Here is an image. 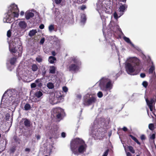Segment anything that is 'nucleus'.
Wrapping results in <instances>:
<instances>
[{"label":"nucleus","instance_id":"obj_1","mask_svg":"<svg viewBox=\"0 0 156 156\" xmlns=\"http://www.w3.org/2000/svg\"><path fill=\"white\" fill-rule=\"evenodd\" d=\"M18 97L15 90H7L2 97L0 107L14 111L18 103Z\"/></svg>","mask_w":156,"mask_h":156},{"label":"nucleus","instance_id":"obj_2","mask_svg":"<svg viewBox=\"0 0 156 156\" xmlns=\"http://www.w3.org/2000/svg\"><path fill=\"white\" fill-rule=\"evenodd\" d=\"M108 122L103 118H96L92 126L91 132L95 140L100 139L105 136L108 128Z\"/></svg>","mask_w":156,"mask_h":156},{"label":"nucleus","instance_id":"obj_3","mask_svg":"<svg viewBox=\"0 0 156 156\" xmlns=\"http://www.w3.org/2000/svg\"><path fill=\"white\" fill-rule=\"evenodd\" d=\"M140 60L136 57L127 58L125 64L127 73L131 75H137L140 71Z\"/></svg>","mask_w":156,"mask_h":156},{"label":"nucleus","instance_id":"obj_4","mask_svg":"<svg viewBox=\"0 0 156 156\" xmlns=\"http://www.w3.org/2000/svg\"><path fill=\"white\" fill-rule=\"evenodd\" d=\"M70 148L72 153L78 156L86 152L87 145L83 140L76 138L71 142Z\"/></svg>","mask_w":156,"mask_h":156},{"label":"nucleus","instance_id":"obj_5","mask_svg":"<svg viewBox=\"0 0 156 156\" xmlns=\"http://www.w3.org/2000/svg\"><path fill=\"white\" fill-rule=\"evenodd\" d=\"M9 48L10 51L16 53V56L20 57L22 52V48L20 39L15 38L12 42L9 44Z\"/></svg>","mask_w":156,"mask_h":156},{"label":"nucleus","instance_id":"obj_6","mask_svg":"<svg viewBox=\"0 0 156 156\" xmlns=\"http://www.w3.org/2000/svg\"><path fill=\"white\" fill-rule=\"evenodd\" d=\"M113 0H98L96 4V10H110L113 8Z\"/></svg>","mask_w":156,"mask_h":156},{"label":"nucleus","instance_id":"obj_7","mask_svg":"<svg viewBox=\"0 0 156 156\" xmlns=\"http://www.w3.org/2000/svg\"><path fill=\"white\" fill-rule=\"evenodd\" d=\"M81 65V62L77 57H71L70 63L67 66V70L72 73L76 72L79 70Z\"/></svg>","mask_w":156,"mask_h":156},{"label":"nucleus","instance_id":"obj_8","mask_svg":"<svg viewBox=\"0 0 156 156\" xmlns=\"http://www.w3.org/2000/svg\"><path fill=\"white\" fill-rule=\"evenodd\" d=\"M31 71L28 70L21 69L18 68L16 74L19 80H22L25 82H29L31 80L30 73Z\"/></svg>","mask_w":156,"mask_h":156},{"label":"nucleus","instance_id":"obj_9","mask_svg":"<svg viewBox=\"0 0 156 156\" xmlns=\"http://www.w3.org/2000/svg\"><path fill=\"white\" fill-rule=\"evenodd\" d=\"M99 86L101 89L106 92V94H108L107 91L110 90L112 88V81L106 77L102 78L99 81Z\"/></svg>","mask_w":156,"mask_h":156},{"label":"nucleus","instance_id":"obj_10","mask_svg":"<svg viewBox=\"0 0 156 156\" xmlns=\"http://www.w3.org/2000/svg\"><path fill=\"white\" fill-rule=\"evenodd\" d=\"M5 15V17L3 19L4 22L11 23L14 21V18L18 17L19 11V10H8Z\"/></svg>","mask_w":156,"mask_h":156},{"label":"nucleus","instance_id":"obj_11","mask_svg":"<svg viewBox=\"0 0 156 156\" xmlns=\"http://www.w3.org/2000/svg\"><path fill=\"white\" fill-rule=\"evenodd\" d=\"M64 96L62 95L59 91H56L54 93H52L50 94L49 101L52 105H55L58 103L63 101Z\"/></svg>","mask_w":156,"mask_h":156},{"label":"nucleus","instance_id":"obj_12","mask_svg":"<svg viewBox=\"0 0 156 156\" xmlns=\"http://www.w3.org/2000/svg\"><path fill=\"white\" fill-rule=\"evenodd\" d=\"M97 101V97L94 95L87 94L83 97V104L88 106L94 104Z\"/></svg>","mask_w":156,"mask_h":156},{"label":"nucleus","instance_id":"obj_13","mask_svg":"<svg viewBox=\"0 0 156 156\" xmlns=\"http://www.w3.org/2000/svg\"><path fill=\"white\" fill-rule=\"evenodd\" d=\"M54 116H56L57 119L60 120L62 119L65 115V113L63 109L60 108H54L53 110Z\"/></svg>","mask_w":156,"mask_h":156},{"label":"nucleus","instance_id":"obj_14","mask_svg":"<svg viewBox=\"0 0 156 156\" xmlns=\"http://www.w3.org/2000/svg\"><path fill=\"white\" fill-rule=\"evenodd\" d=\"M43 78H38L35 80L34 82L31 83L30 85L31 88H37L41 89L43 85V82L42 81Z\"/></svg>","mask_w":156,"mask_h":156},{"label":"nucleus","instance_id":"obj_15","mask_svg":"<svg viewBox=\"0 0 156 156\" xmlns=\"http://www.w3.org/2000/svg\"><path fill=\"white\" fill-rule=\"evenodd\" d=\"M109 27L110 29H108V30L112 31L113 33L116 32L118 31L122 33L121 29L119 28V26L116 24L115 25L114 22L113 21H111L109 24Z\"/></svg>","mask_w":156,"mask_h":156},{"label":"nucleus","instance_id":"obj_16","mask_svg":"<svg viewBox=\"0 0 156 156\" xmlns=\"http://www.w3.org/2000/svg\"><path fill=\"white\" fill-rule=\"evenodd\" d=\"M146 101L147 102V105L149 107L151 112H152L153 114L156 117V115L154 114L155 111H153L155 110L154 107L153 106V105L155 103V101L153 99H151L150 101H149L147 98L146 99Z\"/></svg>","mask_w":156,"mask_h":156},{"label":"nucleus","instance_id":"obj_17","mask_svg":"<svg viewBox=\"0 0 156 156\" xmlns=\"http://www.w3.org/2000/svg\"><path fill=\"white\" fill-rule=\"evenodd\" d=\"M16 61V58H11L10 63L7 62V66L8 70L10 71L12 70L15 66L14 64Z\"/></svg>","mask_w":156,"mask_h":156},{"label":"nucleus","instance_id":"obj_18","mask_svg":"<svg viewBox=\"0 0 156 156\" xmlns=\"http://www.w3.org/2000/svg\"><path fill=\"white\" fill-rule=\"evenodd\" d=\"M124 12L125 10H115L113 14L115 19L117 20L124 14Z\"/></svg>","mask_w":156,"mask_h":156},{"label":"nucleus","instance_id":"obj_19","mask_svg":"<svg viewBox=\"0 0 156 156\" xmlns=\"http://www.w3.org/2000/svg\"><path fill=\"white\" fill-rule=\"evenodd\" d=\"M43 95L42 92L40 90L36 92L34 94V96L35 97H36L37 98L35 99L34 101L35 102H37L40 101Z\"/></svg>","mask_w":156,"mask_h":156},{"label":"nucleus","instance_id":"obj_20","mask_svg":"<svg viewBox=\"0 0 156 156\" xmlns=\"http://www.w3.org/2000/svg\"><path fill=\"white\" fill-rule=\"evenodd\" d=\"M112 10L107 11V10H98L101 19H105V18L107 16L106 15L107 14H110L112 13Z\"/></svg>","mask_w":156,"mask_h":156},{"label":"nucleus","instance_id":"obj_21","mask_svg":"<svg viewBox=\"0 0 156 156\" xmlns=\"http://www.w3.org/2000/svg\"><path fill=\"white\" fill-rule=\"evenodd\" d=\"M80 16V23L81 25H83L86 23L87 20L86 15L85 13L83 12L81 13Z\"/></svg>","mask_w":156,"mask_h":156},{"label":"nucleus","instance_id":"obj_22","mask_svg":"<svg viewBox=\"0 0 156 156\" xmlns=\"http://www.w3.org/2000/svg\"><path fill=\"white\" fill-rule=\"evenodd\" d=\"M19 27L23 30L25 29L27 27L26 23L23 21H20L18 23Z\"/></svg>","mask_w":156,"mask_h":156},{"label":"nucleus","instance_id":"obj_23","mask_svg":"<svg viewBox=\"0 0 156 156\" xmlns=\"http://www.w3.org/2000/svg\"><path fill=\"white\" fill-rule=\"evenodd\" d=\"M22 122H23L24 126L27 127H29L30 126V120L27 119H23Z\"/></svg>","mask_w":156,"mask_h":156},{"label":"nucleus","instance_id":"obj_24","mask_svg":"<svg viewBox=\"0 0 156 156\" xmlns=\"http://www.w3.org/2000/svg\"><path fill=\"white\" fill-rule=\"evenodd\" d=\"M34 15L33 13L29 12H26L25 14V16L27 20H29L30 18L34 16Z\"/></svg>","mask_w":156,"mask_h":156},{"label":"nucleus","instance_id":"obj_25","mask_svg":"<svg viewBox=\"0 0 156 156\" xmlns=\"http://www.w3.org/2000/svg\"><path fill=\"white\" fill-rule=\"evenodd\" d=\"M48 61L51 64H54L56 62V59L53 56H50L48 58Z\"/></svg>","mask_w":156,"mask_h":156},{"label":"nucleus","instance_id":"obj_26","mask_svg":"<svg viewBox=\"0 0 156 156\" xmlns=\"http://www.w3.org/2000/svg\"><path fill=\"white\" fill-rule=\"evenodd\" d=\"M56 69V67L53 66H51L49 68V73L51 74H54L55 73Z\"/></svg>","mask_w":156,"mask_h":156},{"label":"nucleus","instance_id":"obj_27","mask_svg":"<svg viewBox=\"0 0 156 156\" xmlns=\"http://www.w3.org/2000/svg\"><path fill=\"white\" fill-rule=\"evenodd\" d=\"M9 10H18L17 6L14 3L11 4L9 7Z\"/></svg>","mask_w":156,"mask_h":156},{"label":"nucleus","instance_id":"obj_28","mask_svg":"<svg viewBox=\"0 0 156 156\" xmlns=\"http://www.w3.org/2000/svg\"><path fill=\"white\" fill-rule=\"evenodd\" d=\"M123 39L124 40L126 41L127 43H129L133 47H134V45L133 44L132 42L131 41L130 39L127 37H126V36H124L123 37Z\"/></svg>","mask_w":156,"mask_h":156},{"label":"nucleus","instance_id":"obj_29","mask_svg":"<svg viewBox=\"0 0 156 156\" xmlns=\"http://www.w3.org/2000/svg\"><path fill=\"white\" fill-rule=\"evenodd\" d=\"M38 67L37 65L35 64H33L31 66V69L33 72H36L37 71Z\"/></svg>","mask_w":156,"mask_h":156},{"label":"nucleus","instance_id":"obj_30","mask_svg":"<svg viewBox=\"0 0 156 156\" xmlns=\"http://www.w3.org/2000/svg\"><path fill=\"white\" fill-rule=\"evenodd\" d=\"M37 33L36 30H30L29 33L28 35L30 37H33Z\"/></svg>","mask_w":156,"mask_h":156},{"label":"nucleus","instance_id":"obj_31","mask_svg":"<svg viewBox=\"0 0 156 156\" xmlns=\"http://www.w3.org/2000/svg\"><path fill=\"white\" fill-rule=\"evenodd\" d=\"M53 42L54 44H56L58 45L59 44V41L58 38H57L55 36H54L53 37Z\"/></svg>","mask_w":156,"mask_h":156},{"label":"nucleus","instance_id":"obj_32","mask_svg":"<svg viewBox=\"0 0 156 156\" xmlns=\"http://www.w3.org/2000/svg\"><path fill=\"white\" fill-rule=\"evenodd\" d=\"M145 58L146 60H144L145 61H146L147 64H151L152 65L153 64V62L151 61L150 57H145Z\"/></svg>","mask_w":156,"mask_h":156},{"label":"nucleus","instance_id":"obj_33","mask_svg":"<svg viewBox=\"0 0 156 156\" xmlns=\"http://www.w3.org/2000/svg\"><path fill=\"white\" fill-rule=\"evenodd\" d=\"M116 5L117 7H118L119 8V10H125V9H127V5H126L125 4L121 5H120L119 7L118 5L117 4Z\"/></svg>","mask_w":156,"mask_h":156},{"label":"nucleus","instance_id":"obj_34","mask_svg":"<svg viewBox=\"0 0 156 156\" xmlns=\"http://www.w3.org/2000/svg\"><path fill=\"white\" fill-rule=\"evenodd\" d=\"M129 136L131 138L134 140L137 144L140 145V143L138 141L137 139L134 136L131 135H129Z\"/></svg>","mask_w":156,"mask_h":156},{"label":"nucleus","instance_id":"obj_35","mask_svg":"<svg viewBox=\"0 0 156 156\" xmlns=\"http://www.w3.org/2000/svg\"><path fill=\"white\" fill-rule=\"evenodd\" d=\"M112 36V33H110V32L109 33V31H108V34L106 35H106L105 36V39H106V40L107 41V42H108L107 40V38H109V39L110 40H112L111 39V37Z\"/></svg>","mask_w":156,"mask_h":156},{"label":"nucleus","instance_id":"obj_36","mask_svg":"<svg viewBox=\"0 0 156 156\" xmlns=\"http://www.w3.org/2000/svg\"><path fill=\"white\" fill-rule=\"evenodd\" d=\"M155 69V67L154 65L153 64L150 67L149 70V74H151L153 73Z\"/></svg>","mask_w":156,"mask_h":156},{"label":"nucleus","instance_id":"obj_37","mask_svg":"<svg viewBox=\"0 0 156 156\" xmlns=\"http://www.w3.org/2000/svg\"><path fill=\"white\" fill-rule=\"evenodd\" d=\"M24 109L26 111L30 110L31 108V106L29 104L27 103L25 104L24 107Z\"/></svg>","mask_w":156,"mask_h":156},{"label":"nucleus","instance_id":"obj_38","mask_svg":"<svg viewBox=\"0 0 156 156\" xmlns=\"http://www.w3.org/2000/svg\"><path fill=\"white\" fill-rule=\"evenodd\" d=\"M47 87L49 89H52L54 87V85L52 83H49L47 84Z\"/></svg>","mask_w":156,"mask_h":156},{"label":"nucleus","instance_id":"obj_39","mask_svg":"<svg viewBox=\"0 0 156 156\" xmlns=\"http://www.w3.org/2000/svg\"><path fill=\"white\" fill-rule=\"evenodd\" d=\"M54 29V27L53 25H50L48 27V30L50 32H51Z\"/></svg>","mask_w":156,"mask_h":156},{"label":"nucleus","instance_id":"obj_40","mask_svg":"<svg viewBox=\"0 0 156 156\" xmlns=\"http://www.w3.org/2000/svg\"><path fill=\"white\" fill-rule=\"evenodd\" d=\"M148 127L150 129L153 130L154 129V125L153 124L150 123Z\"/></svg>","mask_w":156,"mask_h":156},{"label":"nucleus","instance_id":"obj_41","mask_svg":"<svg viewBox=\"0 0 156 156\" xmlns=\"http://www.w3.org/2000/svg\"><path fill=\"white\" fill-rule=\"evenodd\" d=\"M128 149L132 153H135V151L133 149V147L131 146H129L128 147Z\"/></svg>","mask_w":156,"mask_h":156},{"label":"nucleus","instance_id":"obj_42","mask_svg":"<svg viewBox=\"0 0 156 156\" xmlns=\"http://www.w3.org/2000/svg\"><path fill=\"white\" fill-rule=\"evenodd\" d=\"M53 148V147L52 146H51L50 147L49 149L47 151L49 153V154H50L52 153Z\"/></svg>","mask_w":156,"mask_h":156},{"label":"nucleus","instance_id":"obj_43","mask_svg":"<svg viewBox=\"0 0 156 156\" xmlns=\"http://www.w3.org/2000/svg\"><path fill=\"white\" fill-rule=\"evenodd\" d=\"M16 149L15 147H13L11 148L10 150V153H13L16 151Z\"/></svg>","mask_w":156,"mask_h":156},{"label":"nucleus","instance_id":"obj_44","mask_svg":"<svg viewBox=\"0 0 156 156\" xmlns=\"http://www.w3.org/2000/svg\"><path fill=\"white\" fill-rule=\"evenodd\" d=\"M103 95L102 92L101 91H99L97 94V96L99 98H101Z\"/></svg>","mask_w":156,"mask_h":156},{"label":"nucleus","instance_id":"obj_45","mask_svg":"<svg viewBox=\"0 0 156 156\" xmlns=\"http://www.w3.org/2000/svg\"><path fill=\"white\" fill-rule=\"evenodd\" d=\"M109 151V150L108 149L106 150L104 152L102 156H107L108 154Z\"/></svg>","mask_w":156,"mask_h":156},{"label":"nucleus","instance_id":"obj_46","mask_svg":"<svg viewBox=\"0 0 156 156\" xmlns=\"http://www.w3.org/2000/svg\"><path fill=\"white\" fill-rule=\"evenodd\" d=\"M142 85L144 87L146 88L148 85L147 82L146 81H144L142 83Z\"/></svg>","mask_w":156,"mask_h":156},{"label":"nucleus","instance_id":"obj_47","mask_svg":"<svg viewBox=\"0 0 156 156\" xmlns=\"http://www.w3.org/2000/svg\"><path fill=\"white\" fill-rule=\"evenodd\" d=\"M36 60L38 62H41L42 61V59L41 58L39 57H37L36 58Z\"/></svg>","mask_w":156,"mask_h":156},{"label":"nucleus","instance_id":"obj_48","mask_svg":"<svg viewBox=\"0 0 156 156\" xmlns=\"http://www.w3.org/2000/svg\"><path fill=\"white\" fill-rule=\"evenodd\" d=\"M10 118V115L9 114H7L5 116L6 120H9Z\"/></svg>","mask_w":156,"mask_h":156},{"label":"nucleus","instance_id":"obj_49","mask_svg":"<svg viewBox=\"0 0 156 156\" xmlns=\"http://www.w3.org/2000/svg\"><path fill=\"white\" fill-rule=\"evenodd\" d=\"M80 8L81 10H84V9H86V6L85 5H82L80 6Z\"/></svg>","mask_w":156,"mask_h":156},{"label":"nucleus","instance_id":"obj_50","mask_svg":"<svg viewBox=\"0 0 156 156\" xmlns=\"http://www.w3.org/2000/svg\"><path fill=\"white\" fill-rule=\"evenodd\" d=\"M55 14L56 16V17H57V16H58V15L59 14L60 12H59L58 10V11H57V10H55Z\"/></svg>","mask_w":156,"mask_h":156},{"label":"nucleus","instance_id":"obj_51","mask_svg":"<svg viewBox=\"0 0 156 156\" xmlns=\"http://www.w3.org/2000/svg\"><path fill=\"white\" fill-rule=\"evenodd\" d=\"M63 90L65 92H66L68 91V89L66 87H63L62 88Z\"/></svg>","mask_w":156,"mask_h":156},{"label":"nucleus","instance_id":"obj_52","mask_svg":"<svg viewBox=\"0 0 156 156\" xmlns=\"http://www.w3.org/2000/svg\"><path fill=\"white\" fill-rule=\"evenodd\" d=\"M11 31L10 30H9L7 32V35L8 37H9L11 35Z\"/></svg>","mask_w":156,"mask_h":156},{"label":"nucleus","instance_id":"obj_53","mask_svg":"<svg viewBox=\"0 0 156 156\" xmlns=\"http://www.w3.org/2000/svg\"><path fill=\"white\" fill-rule=\"evenodd\" d=\"M66 18L67 19V20H66V17H65L62 19V20L63 21H64V22H66L67 23H68V20H69V18H68L67 16L66 17Z\"/></svg>","mask_w":156,"mask_h":156},{"label":"nucleus","instance_id":"obj_54","mask_svg":"<svg viewBox=\"0 0 156 156\" xmlns=\"http://www.w3.org/2000/svg\"><path fill=\"white\" fill-rule=\"evenodd\" d=\"M155 134H152L150 136V138L151 139H152V140H153V139H155Z\"/></svg>","mask_w":156,"mask_h":156},{"label":"nucleus","instance_id":"obj_55","mask_svg":"<svg viewBox=\"0 0 156 156\" xmlns=\"http://www.w3.org/2000/svg\"><path fill=\"white\" fill-rule=\"evenodd\" d=\"M45 41V39L44 38H42L41 39L40 41V43L41 44H43L44 43Z\"/></svg>","mask_w":156,"mask_h":156},{"label":"nucleus","instance_id":"obj_56","mask_svg":"<svg viewBox=\"0 0 156 156\" xmlns=\"http://www.w3.org/2000/svg\"><path fill=\"white\" fill-rule=\"evenodd\" d=\"M62 0H55V2L56 4H60L62 2Z\"/></svg>","mask_w":156,"mask_h":156},{"label":"nucleus","instance_id":"obj_57","mask_svg":"<svg viewBox=\"0 0 156 156\" xmlns=\"http://www.w3.org/2000/svg\"><path fill=\"white\" fill-rule=\"evenodd\" d=\"M44 25L42 24H41L40 25L39 27L40 29H43L44 28Z\"/></svg>","mask_w":156,"mask_h":156},{"label":"nucleus","instance_id":"obj_58","mask_svg":"<svg viewBox=\"0 0 156 156\" xmlns=\"http://www.w3.org/2000/svg\"><path fill=\"white\" fill-rule=\"evenodd\" d=\"M110 44L112 49H114L115 48V46L114 43H112L111 44Z\"/></svg>","mask_w":156,"mask_h":156},{"label":"nucleus","instance_id":"obj_59","mask_svg":"<svg viewBox=\"0 0 156 156\" xmlns=\"http://www.w3.org/2000/svg\"><path fill=\"white\" fill-rule=\"evenodd\" d=\"M140 76L141 78H144L145 76V74L144 73H141L140 74Z\"/></svg>","mask_w":156,"mask_h":156},{"label":"nucleus","instance_id":"obj_60","mask_svg":"<svg viewBox=\"0 0 156 156\" xmlns=\"http://www.w3.org/2000/svg\"><path fill=\"white\" fill-rule=\"evenodd\" d=\"M140 138L141 140H144L145 139V137L144 135H142L140 136Z\"/></svg>","mask_w":156,"mask_h":156},{"label":"nucleus","instance_id":"obj_61","mask_svg":"<svg viewBox=\"0 0 156 156\" xmlns=\"http://www.w3.org/2000/svg\"><path fill=\"white\" fill-rule=\"evenodd\" d=\"M66 134L64 132H62L61 134V136L62 137L64 138L66 137Z\"/></svg>","mask_w":156,"mask_h":156},{"label":"nucleus","instance_id":"obj_62","mask_svg":"<svg viewBox=\"0 0 156 156\" xmlns=\"http://www.w3.org/2000/svg\"><path fill=\"white\" fill-rule=\"evenodd\" d=\"M122 130L126 132L127 131L128 129L126 127L124 126L122 128Z\"/></svg>","mask_w":156,"mask_h":156},{"label":"nucleus","instance_id":"obj_63","mask_svg":"<svg viewBox=\"0 0 156 156\" xmlns=\"http://www.w3.org/2000/svg\"><path fill=\"white\" fill-rule=\"evenodd\" d=\"M36 137L37 140H39L41 138V136L39 135H36Z\"/></svg>","mask_w":156,"mask_h":156},{"label":"nucleus","instance_id":"obj_64","mask_svg":"<svg viewBox=\"0 0 156 156\" xmlns=\"http://www.w3.org/2000/svg\"><path fill=\"white\" fill-rule=\"evenodd\" d=\"M51 54L54 56L56 55V53L55 51H53L51 52Z\"/></svg>","mask_w":156,"mask_h":156}]
</instances>
